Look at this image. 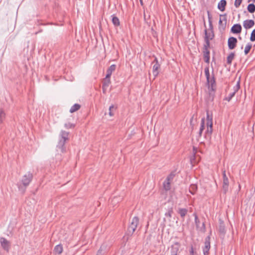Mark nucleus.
I'll return each mask as SVG.
<instances>
[{
  "label": "nucleus",
  "mask_w": 255,
  "mask_h": 255,
  "mask_svg": "<svg viewBox=\"0 0 255 255\" xmlns=\"http://www.w3.org/2000/svg\"><path fill=\"white\" fill-rule=\"evenodd\" d=\"M33 178V174L30 172L23 176L21 180V183H18L17 186L19 190L22 193L25 192L26 188L29 185Z\"/></svg>",
  "instance_id": "nucleus-1"
},
{
  "label": "nucleus",
  "mask_w": 255,
  "mask_h": 255,
  "mask_svg": "<svg viewBox=\"0 0 255 255\" xmlns=\"http://www.w3.org/2000/svg\"><path fill=\"white\" fill-rule=\"evenodd\" d=\"M204 71L209 89L211 91L214 92L216 89V83L214 71H212V74L210 75L209 67H206Z\"/></svg>",
  "instance_id": "nucleus-2"
},
{
  "label": "nucleus",
  "mask_w": 255,
  "mask_h": 255,
  "mask_svg": "<svg viewBox=\"0 0 255 255\" xmlns=\"http://www.w3.org/2000/svg\"><path fill=\"white\" fill-rule=\"evenodd\" d=\"M69 134L68 132L65 131L64 130H62L59 134V140L57 145V147L60 150L61 152L64 153L66 151V147L65 146V144L69 139Z\"/></svg>",
  "instance_id": "nucleus-3"
},
{
  "label": "nucleus",
  "mask_w": 255,
  "mask_h": 255,
  "mask_svg": "<svg viewBox=\"0 0 255 255\" xmlns=\"http://www.w3.org/2000/svg\"><path fill=\"white\" fill-rule=\"evenodd\" d=\"M139 224V218L137 216L134 217L130 222H129V225L128 227L126 235L127 236V239L130 237L133 233L135 232Z\"/></svg>",
  "instance_id": "nucleus-4"
},
{
  "label": "nucleus",
  "mask_w": 255,
  "mask_h": 255,
  "mask_svg": "<svg viewBox=\"0 0 255 255\" xmlns=\"http://www.w3.org/2000/svg\"><path fill=\"white\" fill-rule=\"evenodd\" d=\"M207 115V129L205 131V136L206 138H211V135L213 132V116L212 114L207 111L206 112Z\"/></svg>",
  "instance_id": "nucleus-5"
},
{
  "label": "nucleus",
  "mask_w": 255,
  "mask_h": 255,
  "mask_svg": "<svg viewBox=\"0 0 255 255\" xmlns=\"http://www.w3.org/2000/svg\"><path fill=\"white\" fill-rule=\"evenodd\" d=\"M152 64H153L152 67V73L154 76L155 77L158 75V70L160 67V64L159 63L157 57H155L154 59L152 62Z\"/></svg>",
  "instance_id": "nucleus-6"
},
{
  "label": "nucleus",
  "mask_w": 255,
  "mask_h": 255,
  "mask_svg": "<svg viewBox=\"0 0 255 255\" xmlns=\"http://www.w3.org/2000/svg\"><path fill=\"white\" fill-rule=\"evenodd\" d=\"M212 28H210L209 27V28L208 30L207 29H205V37L204 39H208V40H212L214 37V34L213 32V26L212 25Z\"/></svg>",
  "instance_id": "nucleus-7"
},
{
  "label": "nucleus",
  "mask_w": 255,
  "mask_h": 255,
  "mask_svg": "<svg viewBox=\"0 0 255 255\" xmlns=\"http://www.w3.org/2000/svg\"><path fill=\"white\" fill-rule=\"evenodd\" d=\"M238 42L237 39L234 37H230L228 40V46L230 49H234Z\"/></svg>",
  "instance_id": "nucleus-8"
},
{
  "label": "nucleus",
  "mask_w": 255,
  "mask_h": 255,
  "mask_svg": "<svg viewBox=\"0 0 255 255\" xmlns=\"http://www.w3.org/2000/svg\"><path fill=\"white\" fill-rule=\"evenodd\" d=\"M242 26L240 24H235L231 27V31L234 34H239L242 31Z\"/></svg>",
  "instance_id": "nucleus-9"
},
{
  "label": "nucleus",
  "mask_w": 255,
  "mask_h": 255,
  "mask_svg": "<svg viewBox=\"0 0 255 255\" xmlns=\"http://www.w3.org/2000/svg\"><path fill=\"white\" fill-rule=\"evenodd\" d=\"M219 232L220 233L221 238H224L225 234V226L223 221L219 220Z\"/></svg>",
  "instance_id": "nucleus-10"
},
{
  "label": "nucleus",
  "mask_w": 255,
  "mask_h": 255,
  "mask_svg": "<svg viewBox=\"0 0 255 255\" xmlns=\"http://www.w3.org/2000/svg\"><path fill=\"white\" fill-rule=\"evenodd\" d=\"M255 25V21L252 19H247L243 22V26L246 29H250Z\"/></svg>",
  "instance_id": "nucleus-11"
},
{
  "label": "nucleus",
  "mask_w": 255,
  "mask_h": 255,
  "mask_svg": "<svg viewBox=\"0 0 255 255\" xmlns=\"http://www.w3.org/2000/svg\"><path fill=\"white\" fill-rule=\"evenodd\" d=\"M0 244L3 250L8 252L10 247V242L8 240H0Z\"/></svg>",
  "instance_id": "nucleus-12"
},
{
  "label": "nucleus",
  "mask_w": 255,
  "mask_h": 255,
  "mask_svg": "<svg viewBox=\"0 0 255 255\" xmlns=\"http://www.w3.org/2000/svg\"><path fill=\"white\" fill-rule=\"evenodd\" d=\"M210 249V240H206L205 246L203 249L204 255H209V251Z\"/></svg>",
  "instance_id": "nucleus-13"
},
{
  "label": "nucleus",
  "mask_w": 255,
  "mask_h": 255,
  "mask_svg": "<svg viewBox=\"0 0 255 255\" xmlns=\"http://www.w3.org/2000/svg\"><path fill=\"white\" fill-rule=\"evenodd\" d=\"M227 5L226 0H221L218 3L217 7L221 11H224Z\"/></svg>",
  "instance_id": "nucleus-14"
},
{
  "label": "nucleus",
  "mask_w": 255,
  "mask_h": 255,
  "mask_svg": "<svg viewBox=\"0 0 255 255\" xmlns=\"http://www.w3.org/2000/svg\"><path fill=\"white\" fill-rule=\"evenodd\" d=\"M203 53L204 61L209 63L210 61V51L208 49H203Z\"/></svg>",
  "instance_id": "nucleus-15"
},
{
  "label": "nucleus",
  "mask_w": 255,
  "mask_h": 255,
  "mask_svg": "<svg viewBox=\"0 0 255 255\" xmlns=\"http://www.w3.org/2000/svg\"><path fill=\"white\" fill-rule=\"evenodd\" d=\"M116 65L115 64H112L108 68V69L107 70V74L106 76L107 78L111 77V76L112 75L113 72L116 70Z\"/></svg>",
  "instance_id": "nucleus-16"
},
{
  "label": "nucleus",
  "mask_w": 255,
  "mask_h": 255,
  "mask_svg": "<svg viewBox=\"0 0 255 255\" xmlns=\"http://www.w3.org/2000/svg\"><path fill=\"white\" fill-rule=\"evenodd\" d=\"M229 184V182L228 178L223 179V191L224 194H226L228 190Z\"/></svg>",
  "instance_id": "nucleus-17"
},
{
  "label": "nucleus",
  "mask_w": 255,
  "mask_h": 255,
  "mask_svg": "<svg viewBox=\"0 0 255 255\" xmlns=\"http://www.w3.org/2000/svg\"><path fill=\"white\" fill-rule=\"evenodd\" d=\"M188 210L186 208H179L178 213L180 215L181 217L184 219L185 216L187 214Z\"/></svg>",
  "instance_id": "nucleus-18"
},
{
  "label": "nucleus",
  "mask_w": 255,
  "mask_h": 255,
  "mask_svg": "<svg viewBox=\"0 0 255 255\" xmlns=\"http://www.w3.org/2000/svg\"><path fill=\"white\" fill-rule=\"evenodd\" d=\"M63 252V247L61 244L57 245L54 249V252L55 254H61Z\"/></svg>",
  "instance_id": "nucleus-19"
},
{
  "label": "nucleus",
  "mask_w": 255,
  "mask_h": 255,
  "mask_svg": "<svg viewBox=\"0 0 255 255\" xmlns=\"http://www.w3.org/2000/svg\"><path fill=\"white\" fill-rule=\"evenodd\" d=\"M112 21L115 26H119L120 25V22L119 18L114 15H112Z\"/></svg>",
  "instance_id": "nucleus-20"
},
{
  "label": "nucleus",
  "mask_w": 255,
  "mask_h": 255,
  "mask_svg": "<svg viewBox=\"0 0 255 255\" xmlns=\"http://www.w3.org/2000/svg\"><path fill=\"white\" fill-rule=\"evenodd\" d=\"M81 105L79 104H75L70 109V112L73 113L80 109Z\"/></svg>",
  "instance_id": "nucleus-21"
},
{
  "label": "nucleus",
  "mask_w": 255,
  "mask_h": 255,
  "mask_svg": "<svg viewBox=\"0 0 255 255\" xmlns=\"http://www.w3.org/2000/svg\"><path fill=\"white\" fill-rule=\"evenodd\" d=\"M163 187L164 190H165L166 191L170 190L171 188L170 182L164 180V181L163 183Z\"/></svg>",
  "instance_id": "nucleus-22"
},
{
  "label": "nucleus",
  "mask_w": 255,
  "mask_h": 255,
  "mask_svg": "<svg viewBox=\"0 0 255 255\" xmlns=\"http://www.w3.org/2000/svg\"><path fill=\"white\" fill-rule=\"evenodd\" d=\"M235 57V53L234 52H231L227 58V63L228 64L231 65L233 60Z\"/></svg>",
  "instance_id": "nucleus-23"
},
{
  "label": "nucleus",
  "mask_w": 255,
  "mask_h": 255,
  "mask_svg": "<svg viewBox=\"0 0 255 255\" xmlns=\"http://www.w3.org/2000/svg\"><path fill=\"white\" fill-rule=\"evenodd\" d=\"M204 125H205V120L204 118H203L201 120L200 128V129H199V133H198L199 137L201 136L202 131L204 129Z\"/></svg>",
  "instance_id": "nucleus-24"
},
{
  "label": "nucleus",
  "mask_w": 255,
  "mask_h": 255,
  "mask_svg": "<svg viewBox=\"0 0 255 255\" xmlns=\"http://www.w3.org/2000/svg\"><path fill=\"white\" fill-rule=\"evenodd\" d=\"M197 190V186L196 184H191L189 187V192L193 195H194L195 194V193Z\"/></svg>",
  "instance_id": "nucleus-25"
},
{
  "label": "nucleus",
  "mask_w": 255,
  "mask_h": 255,
  "mask_svg": "<svg viewBox=\"0 0 255 255\" xmlns=\"http://www.w3.org/2000/svg\"><path fill=\"white\" fill-rule=\"evenodd\" d=\"M220 18L219 21V23L220 25L222 24L223 20L225 21V25H226L227 22V15L226 14H220Z\"/></svg>",
  "instance_id": "nucleus-26"
},
{
  "label": "nucleus",
  "mask_w": 255,
  "mask_h": 255,
  "mask_svg": "<svg viewBox=\"0 0 255 255\" xmlns=\"http://www.w3.org/2000/svg\"><path fill=\"white\" fill-rule=\"evenodd\" d=\"M247 9L249 12L254 13L255 11V5L254 3L249 4Z\"/></svg>",
  "instance_id": "nucleus-27"
},
{
  "label": "nucleus",
  "mask_w": 255,
  "mask_h": 255,
  "mask_svg": "<svg viewBox=\"0 0 255 255\" xmlns=\"http://www.w3.org/2000/svg\"><path fill=\"white\" fill-rule=\"evenodd\" d=\"M111 83L110 78H107L106 76L105 78L104 79L102 83V85L105 87H108Z\"/></svg>",
  "instance_id": "nucleus-28"
},
{
  "label": "nucleus",
  "mask_w": 255,
  "mask_h": 255,
  "mask_svg": "<svg viewBox=\"0 0 255 255\" xmlns=\"http://www.w3.org/2000/svg\"><path fill=\"white\" fill-rule=\"evenodd\" d=\"M252 44L251 43H248L245 48V50H244V53L246 55L248 54L251 49L252 48Z\"/></svg>",
  "instance_id": "nucleus-29"
},
{
  "label": "nucleus",
  "mask_w": 255,
  "mask_h": 255,
  "mask_svg": "<svg viewBox=\"0 0 255 255\" xmlns=\"http://www.w3.org/2000/svg\"><path fill=\"white\" fill-rule=\"evenodd\" d=\"M207 14L209 21V26L210 28H212L211 27H212L213 25L212 21V17L209 10H207Z\"/></svg>",
  "instance_id": "nucleus-30"
},
{
  "label": "nucleus",
  "mask_w": 255,
  "mask_h": 255,
  "mask_svg": "<svg viewBox=\"0 0 255 255\" xmlns=\"http://www.w3.org/2000/svg\"><path fill=\"white\" fill-rule=\"evenodd\" d=\"M198 230L201 232H204L205 231V225L204 222H202L200 225L197 227Z\"/></svg>",
  "instance_id": "nucleus-31"
},
{
  "label": "nucleus",
  "mask_w": 255,
  "mask_h": 255,
  "mask_svg": "<svg viewBox=\"0 0 255 255\" xmlns=\"http://www.w3.org/2000/svg\"><path fill=\"white\" fill-rule=\"evenodd\" d=\"M5 118V113L2 109H0V124H1Z\"/></svg>",
  "instance_id": "nucleus-32"
},
{
  "label": "nucleus",
  "mask_w": 255,
  "mask_h": 255,
  "mask_svg": "<svg viewBox=\"0 0 255 255\" xmlns=\"http://www.w3.org/2000/svg\"><path fill=\"white\" fill-rule=\"evenodd\" d=\"M235 95V92H232L230 93L229 94V95L225 98L224 100H226L228 102H230L231 100V99L233 98V97H234Z\"/></svg>",
  "instance_id": "nucleus-33"
},
{
  "label": "nucleus",
  "mask_w": 255,
  "mask_h": 255,
  "mask_svg": "<svg viewBox=\"0 0 255 255\" xmlns=\"http://www.w3.org/2000/svg\"><path fill=\"white\" fill-rule=\"evenodd\" d=\"M116 107H115L113 105H112L109 107V114L110 116H114V113H113V111L114 110H116Z\"/></svg>",
  "instance_id": "nucleus-34"
},
{
  "label": "nucleus",
  "mask_w": 255,
  "mask_h": 255,
  "mask_svg": "<svg viewBox=\"0 0 255 255\" xmlns=\"http://www.w3.org/2000/svg\"><path fill=\"white\" fill-rule=\"evenodd\" d=\"M193 215L195 217V222L196 227H198L199 225H200V224H201L202 223H201L200 221H199L198 216L196 213H194Z\"/></svg>",
  "instance_id": "nucleus-35"
},
{
  "label": "nucleus",
  "mask_w": 255,
  "mask_h": 255,
  "mask_svg": "<svg viewBox=\"0 0 255 255\" xmlns=\"http://www.w3.org/2000/svg\"><path fill=\"white\" fill-rule=\"evenodd\" d=\"M106 249V246L104 244H103L100 249L97 252V255H102V252L103 250H105Z\"/></svg>",
  "instance_id": "nucleus-36"
},
{
  "label": "nucleus",
  "mask_w": 255,
  "mask_h": 255,
  "mask_svg": "<svg viewBox=\"0 0 255 255\" xmlns=\"http://www.w3.org/2000/svg\"><path fill=\"white\" fill-rule=\"evenodd\" d=\"M205 44L204 45L203 49H208V48L210 47V40L208 39H204Z\"/></svg>",
  "instance_id": "nucleus-37"
},
{
  "label": "nucleus",
  "mask_w": 255,
  "mask_h": 255,
  "mask_svg": "<svg viewBox=\"0 0 255 255\" xmlns=\"http://www.w3.org/2000/svg\"><path fill=\"white\" fill-rule=\"evenodd\" d=\"M173 213V210L172 208H170L168 209V211L165 213V215L167 217L171 218L172 217V214Z\"/></svg>",
  "instance_id": "nucleus-38"
},
{
  "label": "nucleus",
  "mask_w": 255,
  "mask_h": 255,
  "mask_svg": "<svg viewBox=\"0 0 255 255\" xmlns=\"http://www.w3.org/2000/svg\"><path fill=\"white\" fill-rule=\"evenodd\" d=\"M240 88V81H238L236 85L233 88V92H235V93L236 94V92L238 91Z\"/></svg>",
  "instance_id": "nucleus-39"
},
{
  "label": "nucleus",
  "mask_w": 255,
  "mask_h": 255,
  "mask_svg": "<svg viewBox=\"0 0 255 255\" xmlns=\"http://www.w3.org/2000/svg\"><path fill=\"white\" fill-rule=\"evenodd\" d=\"M64 127L66 128H72L75 127V125L70 123H68L65 124Z\"/></svg>",
  "instance_id": "nucleus-40"
},
{
  "label": "nucleus",
  "mask_w": 255,
  "mask_h": 255,
  "mask_svg": "<svg viewBox=\"0 0 255 255\" xmlns=\"http://www.w3.org/2000/svg\"><path fill=\"white\" fill-rule=\"evenodd\" d=\"M250 40L252 42L255 41V28L252 31L251 36H250Z\"/></svg>",
  "instance_id": "nucleus-41"
},
{
  "label": "nucleus",
  "mask_w": 255,
  "mask_h": 255,
  "mask_svg": "<svg viewBox=\"0 0 255 255\" xmlns=\"http://www.w3.org/2000/svg\"><path fill=\"white\" fill-rule=\"evenodd\" d=\"M243 0H235L234 5L236 8H238L241 5Z\"/></svg>",
  "instance_id": "nucleus-42"
},
{
  "label": "nucleus",
  "mask_w": 255,
  "mask_h": 255,
  "mask_svg": "<svg viewBox=\"0 0 255 255\" xmlns=\"http://www.w3.org/2000/svg\"><path fill=\"white\" fill-rule=\"evenodd\" d=\"M174 176V175L172 173L170 174L168 176L166 177V179L165 180L170 182L172 180Z\"/></svg>",
  "instance_id": "nucleus-43"
},
{
  "label": "nucleus",
  "mask_w": 255,
  "mask_h": 255,
  "mask_svg": "<svg viewBox=\"0 0 255 255\" xmlns=\"http://www.w3.org/2000/svg\"><path fill=\"white\" fill-rule=\"evenodd\" d=\"M177 251H178V249H174V248H172L171 250V254H170V255H177Z\"/></svg>",
  "instance_id": "nucleus-44"
},
{
  "label": "nucleus",
  "mask_w": 255,
  "mask_h": 255,
  "mask_svg": "<svg viewBox=\"0 0 255 255\" xmlns=\"http://www.w3.org/2000/svg\"><path fill=\"white\" fill-rule=\"evenodd\" d=\"M108 88V87H105V86L102 85V91H103V93L104 94H106Z\"/></svg>",
  "instance_id": "nucleus-45"
},
{
  "label": "nucleus",
  "mask_w": 255,
  "mask_h": 255,
  "mask_svg": "<svg viewBox=\"0 0 255 255\" xmlns=\"http://www.w3.org/2000/svg\"><path fill=\"white\" fill-rule=\"evenodd\" d=\"M223 179H225V178H228L226 174V171L225 170H224L223 172Z\"/></svg>",
  "instance_id": "nucleus-46"
},
{
  "label": "nucleus",
  "mask_w": 255,
  "mask_h": 255,
  "mask_svg": "<svg viewBox=\"0 0 255 255\" xmlns=\"http://www.w3.org/2000/svg\"><path fill=\"white\" fill-rule=\"evenodd\" d=\"M223 179H225V178H228L226 174V171L225 170H224L223 172Z\"/></svg>",
  "instance_id": "nucleus-47"
},
{
  "label": "nucleus",
  "mask_w": 255,
  "mask_h": 255,
  "mask_svg": "<svg viewBox=\"0 0 255 255\" xmlns=\"http://www.w3.org/2000/svg\"><path fill=\"white\" fill-rule=\"evenodd\" d=\"M190 253L191 254H192V255H193V248L192 246L191 248V249H190Z\"/></svg>",
  "instance_id": "nucleus-48"
},
{
  "label": "nucleus",
  "mask_w": 255,
  "mask_h": 255,
  "mask_svg": "<svg viewBox=\"0 0 255 255\" xmlns=\"http://www.w3.org/2000/svg\"><path fill=\"white\" fill-rule=\"evenodd\" d=\"M139 1H140V3L141 5H143V1L142 0H139Z\"/></svg>",
  "instance_id": "nucleus-49"
},
{
  "label": "nucleus",
  "mask_w": 255,
  "mask_h": 255,
  "mask_svg": "<svg viewBox=\"0 0 255 255\" xmlns=\"http://www.w3.org/2000/svg\"><path fill=\"white\" fill-rule=\"evenodd\" d=\"M251 1H253L255 3V0H248V2H251Z\"/></svg>",
  "instance_id": "nucleus-50"
},
{
  "label": "nucleus",
  "mask_w": 255,
  "mask_h": 255,
  "mask_svg": "<svg viewBox=\"0 0 255 255\" xmlns=\"http://www.w3.org/2000/svg\"><path fill=\"white\" fill-rule=\"evenodd\" d=\"M210 237H209V236H208V237L206 238V239H210Z\"/></svg>",
  "instance_id": "nucleus-51"
},
{
  "label": "nucleus",
  "mask_w": 255,
  "mask_h": 255,
  "mask_svg": "<svg viewBox=\"0 0 255 255\" xmlns=\"http://www.w3.org/2000/svg\"><path fill=\"white\" fill-rule=\"evenodd\" d=\"M0 239H1V240H2V239H4V238H0Z\"/></svg>",
  "instance_id": "nucleus-52"
},
{
  "label": "nucleus",
  "mask_w": 255,
  "mask_h": 255,
  "mask_svg": "<svg viewBox=\"0 0 255 255\" xmlns=\"http://www.w3.org/2000/svg\"><path fill=\"white\" fill-rule=\"evenodd\" d=\"M204 26H205V27H206V24L205 22H204Z\"/></svg>",
  "instance_id": "nucleus-53"
},
{
  "label": "nucleus",
  "mask_w": 255,
  "mask_h": 255,
  "mask_svg": "<svg viewBox=\"0 0 255 255\" xmlns=\"http://www.w3.org/2000/svg\"><path fill=\"white\" fill-rule=\"evenodd\" d=\"M254 255H255V254H254Z\"/></svg>",
  "instance_id": "nucleus-54"
}]
</instances>
